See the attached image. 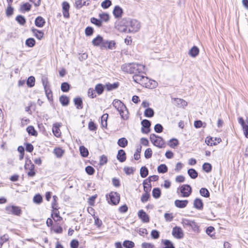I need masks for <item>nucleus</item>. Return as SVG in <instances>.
Instances as JSON below:
<instances>
[{
  "mask_svg": "<svg viewBox=\"0 0 248 248\" xmlns=\"http://www.w3.org/2000/svg\"><path fill=\"white\" fill-rule=\"evenodd\" d=\"M121 69L125 73L133 74L143 73L145 70V66L137 63H127L121 66Z\"/></svg>",
  "mask_w": 248,
  "mask_h": 248,
  "instance_id": "f257e3e1",
  "label": "nucleus"
},
{
  "mask_svg": "<svg viewBox=\"0 0 248 248\" xmlns=\"http://www.w3.org/2000/svg\"><path fill=\"white\" fill-rule=\"evenodd\" d=\"M113 106L119 111L121 117L124 120L128 118V111L124 104L119 100L115 99L113 101Z\"/></svg>",
  "mask_w": 248,
  "mask_h": 248,
  "instance_id": "f03ea898",
  "label": "nucleus"
},
{
  "mask_svg": "<svg viewBox=\"0 0 248 248\" xmlns=\"http://www.w3.org/2000/svg\"><path fill=\"white\" fill-rule=\"evenodd\" d=\"M181 223L185 228H189L194 232H199V226L194 220L183 218L182 219Z\"/></svg>",
  "mask_w": 248,
  "mask_h": 248,
  "instance_id": "7ed1b4c3",
  "label": "nucleus"
},
{
  "mask_svg": "<svg viewBox=\"0 0 248 248\" xmlns=\"http://www.w3.org/2000/svg\"><path fill=\"white\" fill-rule=\"evenodd\" d=\"M150 139L151 141L155 146L160 148L165 147V141L161 137L155 134H152L150 135Z\"/></svg>",
  "mask_w": 248,
  "mask_h": 248,
  "instance_id": "20e7f679",
  "label": "nucleus"
},
{
  "mask_svg": "<svg viewBox=\"0 0 248 248\" xmlns=\"http://www.w3.org/2000/svg\"><path fill=\"white\" fill-rule=\"evenodd\" d=\"M6 213L20 217L22 214V210L20 207L16 205H7L5 208Z\"/></svg>",
  "mask_w": 248,
  "mask_h": 248,
  "instance_id": "39448f33",
  "label": "nucleus"
},
{
  "mask_svg": "<svg viewBox=\"0 0 248 248\" xmlns=\"http://www.w3.org/2000/svg\"><path fill=\"white\" fill-rule=\"evenodd\" d=\"M126 27L128 28L129 32H136L140 30V25L138 20L136 19H131L127 21V25Z\"/></svg>",
  "mask_w": 248,
  "mask_h": 248,
  "instance_id": "423d86ee",
  "label": "nucleus"
},
{
  "mask_svg": "<svg viewBox=\"0 0 248 248\" xmlns=\"http://www.w3.org/2000/svg\"><path fill=\"white\" fill-rule=\"evenodd\" d=\"M140 85L146 88H155L156 86L157 83L154 80H150L144 76L143 79H142V83H140Z\"/></svg>",
  "mask_w": 248,
  "mask_h": 248,
  "instance_id": "0eeeda50",
  "label": "nucleus"
},
{
  "mask_svg": "<svg viewBox=\"0 0 248 248\" xmlns=\"http://www.w3.org/2000/svg\"><path fill=\"white\" fill-rule=\"evenodd\" d=\"M109 201L108 203L113 205H117L120 202V195L117 192H111L109 194Z\"/></svg>",
  "mask_w": 248,
  "mask_h": 248,
  "instance_id": "6e6552de",
  "label": "nucleus"
},
{
  "mask_svg": "<svg viewBox=\"0 0 248 248\" xmlns=\"http://www.w3.org/2000/svg\"><path fill=\"white\" fill-rule=\"evenodd\" d=\"M180 191L183 197H187L191 193L192 188L189 185H183L180 187Z\"/></svg>",
  "mask_w": 248,
  "mask_h": 248,
  "instance_id": "1a4fd4ad",
  "label": "nucleus"
},
{
  "mask_svg": "<svg viewBox=\"0 0 248 248\" xmlns=\"http://www.w3.org/2000/svg\"><path fill=\"white\" fill-rule=\"evenodd\" d=\"M142 125L141 132L144 134H148L150 132L151 122L147 119L143 120L141 122Z\"/></svg>",
  "mask_w": 248,
  "mask_h": 248,
  "instance_id": "9d476101",
  "label": "nucleus"
},
{
  "mask_svg": "<svg viewBox=\"0 0 248 248\" xmlns=\"http://www.w3.org/2000/svg\"><path fill=\"white\" fill-rule=\"evenodd\" d=\"M172 235L177 239H181L184 237V233L180 227H174L172 231Z\"/></svg>",
  "mask_w": 248,
  "mask_h": 248,
  "instance_id": "9b49d317",
  "label": "nucleus"
},
{
  "mask_svg": "<svg viewBox=\"0 0 248 248\" xmlns=\"http://www.w3.org/2000/svg\"><path fill=\"white\" fill-rule=\"evenodd\" d=\"M70 8L69 4L66 1H63L62 3V14L64 18L69 17V10Z\"/></svg>",
  "mask_w": 248,
  "mask_h": 248,
  "instance_id": "f8f14e48",
  "label": "nucleus"
},
{
  "mask_svg": "<svg viewBox=\"0 0 248 248\" xmlns=\"http://www.w3.org/2000/svg\"><path fill=\"white\" fill-rule=\"evenodd\" d=\"M138 217L143 223H147L150 221L149 216L143 210H140L138 213Z\"/></svg>",
  "mask_w": 248,
  "mask_h": 248,
  "instance_id": "ddd939ff",
  "label": "nucleus"
},
{
  "mask_svg": "<svg viewBox=\"0 0 248 248\" xmlns=\"http://www.w3.org/2000/svg\"><path fill=\"white\" fill-rule=\"evenodd\" d=\"M238 122L241 125L244 135L246 138H248V124H246L242 117L238 118Z\"/></svg>",
  "mask_w": 248,
  "mask_h": 248,
  "instance_id": "4468645a",
  "label": "nucleus"
},
{
  "mask_svg": "<svg viewBox=\"0 0 248 248\" xmlns=\"http://www.w3.org/2000/svg\"><path fill=\"white\" fill-rule=\"evenodd\" d=\"M172 103L178 107H185L187 105L186 101L180 98H174Z\"/></svg>",
  "mask_w": 248,
  "mask_h": 248,
  "instance_id": "2eb2a0df",
  "label": "nucleus"
},
{
  "mask_svg": "<svg viewBox=\"0 0 248 248\" xmlns=\"http://www.w3.org/2000/svg\"><path fill=\"white\" fill-rule=\"evenodd\" d=\"M104 40L103 37L100 35H98L97 37L94 38L92 40V44L94 46H99L101 45V47H103V43L104 42Z\"/></svg>",
  "mask_w": 248,
  "mask_h": 248,
  "instance_id": "dca6fc26",
  "label": "nucleus"
},
{
  "mask_svg": "<svg viewBox=\"0 0 248 248\" xmlns=\"http://www.w3.org/2000/svg\"><path fill=\"white\" fill-rule=\"evenodd\" d=\"M193 207L199 210H202L203 208L202 201L200 198H196L193 202Z\"/></svg>",
  "mask_w": 248,
  "mask_h": 248,
  "instance_id": "f3484780",
  "label": "nucleus"
},
{
  "mask_svg": "<svg viewBox=\"0 0 248 248\" xmlns=\"http://www.w3.org/2000/svg\"><path fill=\"white\" fill-rule=\"evenodd\" d=\"M188 202L187 200H176L174 202L175 205L180 208H183L186 206Z\"/></svg>",
  "mask_w": 248,
  "mask_h": 248,
  "instance_id": "a211bd4d",
  "label": "nucleus"
},
{
  "mask_svg": "<svg viewBox=\"0 0 248 248\" xmlns=\"http://www.w3.org/2000/svg\"><path fill=\"white\" fill-rule=\"evenodd\" d=\"M117 158L121 162H123L126 160V154L124 150L120 149L118 151Z\"/></svg>",
  "mask_w": 248,
  "mask_h": 248,
  "instance_id": "6ab92c4d",
  "label": "nucleus"
},
{
  "mask_svg": "<svg viewBox=\"0 0 248 248\" xmlns=\"http://www.w3.org/2000/svg\"><path fill=\"white\" fill-rule=\"evenodd\" d=\"M199 53V49L197 46H193L188 51V55L193 58L196 57Z\"/></svg>",
  "mask_w": 248,
  "mask_h": 248,
  "instance_id": "aec40b11",
  "label": "nucleus"
},
{
  "mask_svg": "<svg viewBox=\"0 0 248 248\" xmlns=\"http://www.w3.org/2000/svg\"><path fill=\"white\" fill-rule=\"evenodd\" d=\"M60 126V124L59 123H55L53 124L52 127V132L54 135L57 137H60L61 135V132L59 128Z\"/></svg>",
  "mask_w": 248,
  "mask_h": 248,
  "instance_id": "412c9836",
  "label": "nucleus"
},
{
  "mask_svg": "<svg viewBox=\"0 0 248 248\" xmlns=\"http://www.w3.org/2000/svg\"><path fill=\"white\" fill-rule=\"evenodd\" d=\"M123 13V9L119 6H116L113 10V14L116 18L121 17Z\"/></svg>",
  "mask_w": 248,
  "mask_h": 248,
  "instance_id": "4be33fe9",
  "label": "nucleus"
},
{
  "mask_svg": "<svg viewBox=\"0 0 248 248\" xmlns=\"http://www.w3.org/2000/svg\"><path fill=\"white\" fill-rule=\"evenodd\" d=\"M31 31L34 35L38 39L41 40L44 36V32L37 29L32 28L31 29Z\"/></svg>",
  "mask_w": 248,
  "mask_h": 248,
  "instance_id": "5701e85b",
  "label": "nucleus"
},
{
  "mask_svg": "<svg viewBox=\"0 0 248 248\" xmlns=\"http://www.w3.org/2000/svg\"><path fill=\"white\" fill-rule=\"evenodd\" d=\"M142 74V73H136L133 76V79L135 82L140 84L142 83V79H143L144 77Z\"/></svg>",
  "mask_w": 248,
  "mask_h": 248,
  "instance_id": "b1692460",
  "label": "nucleus"
},
{
  "mask_svg": "<svg viewBox=\"0 0 248 248\" xmlns=\"http://www.w3.org/2000/svg\"><path fill=\"white\" fill-rule=\"evenodd\" d=\"M115 43L114 41H107L104 40L103 43V47L108 48L110 49H112L115 47Z\"/></svg>",
  "mask_w": 248,
  "mask_h": 248,
  "instance_id": "393cba45",
  "label": "nucleus"
},
{
  "mask_svg": "<svg viewBox=\"0 0 248 248\" xmlns=\"http://www.w3.org/2000/svg\"><path fill=\"white\" fill-rule=\"evenodd\" d=\"M89 4V3H87V1L85 0H77L76 1L75 3V6L76 9H80L84 5H88Z\"/></svg>",
  "mask_w": 248,
  "mask_h": 248,
  "instance_id": "a878e982",
  "label": "nucleus"
},
{
  "mask_svg": "<svg viewBox=\"0 0 248 248\" xmlns=\"http://www.w3.org/2000/svg\"><path fill=\"white\" fill-rule=\"evenodd\" d=\"M45 24V19L41 16H38L35 20V25L39 28L43 27Z\"/></svg>",
  "mask_w": 248,
  "mask_h": 248,
  "instance_id": "bb28decb",
  "label": "nucleus"
},
{
  "mask_svg": "<svg viewBox=\"0 0 248 248\" xmlns=\"http://www.w3.org/2000/svg\"><path fill=\"white\" fill-rule=\"evenodd\" d=\"M143 189L144 192L149 193L151 189V184L150 183V180H144L143 182Z\"/></svg>",
  "mask_w": 248,
  "mask_h": 248,
  "instance_id": "cd10ccee",
  "label": "nucleus"
},
{
  "mask_svg": "<svg viewBox=\"0 0 248 248\" xmlns=\"http://www.w3.org/2000/svg\"><path fill=\"white\" fill-rule=\"evenodd\" d=\"M59 100L63 106H67L69 103V98L65 95H61L60 97Z\"/></svg>",
  "mask_w": 248,
  "mask_h": 248,
  "instance_id": "c85d7f7f",
  "label": "nucleus"
},
{
  "mask_svg": "<svg viewBox=\"0 0 248 248\" xmlns=\"http://www.w3.org/2000/svg\"><path fill=\"white\" fill-rule=\"evenodd\" d=\"M74 102L75 106H76L77 108L82 109L83 108L82 100L81 98L79 97L75 98L74 99Z\"/></svg>",
  "mask_w": 248,
  "mask_h": 248,
  "instance_id": "c756f323",
  "label": "nucleus"
},
{
  "mask_svg": "<svg viewBox=\"0 0 248 248\" xmlns=\"http://www.w3.org/2000/svg\"><path fill=\"white\" fill-rule=\"evenodd\" d=\"M144 115L146 117L151 118L155 115L154 110L151 108H148L144 110Z\"/></svg>",
  "mask_w": 248,
  "mask_h": 248,
  "instance_id": "7c9ffc66",
  "label": "nucleus"
},
{
  "mask_svg": "<svg viewBox=\"0 0 248 248\" xmlns=\"http://www.w3.org/2000/svg\"><path fill=\"white\" fill-rule=\"evenodd\" d=\"M46 96L50 102L53 101V94L50 87L44 89Z\"/></svg>",
  "mask_w": 248,
  "mask_h": 248,
  "instance_id": "2f4dec72",
  "label": "nucleus"
},
{
  "mask_svg": "<svg viewBox=\"0 0 248 248\" xmlns=\"http://www.w3.org/2000/svg\"><path fill=\"white\" fill-rule=\"evenodd\" d=\"M187 173L190 177L193 179L196 178L198 175L197 171L192 168L188 170Z\"/></svg>",
  "mask_w": 248,
  "mask_h": 248,
  "instance_id": "473e14b6",
  "label": "nucleus"
},
{
  "mask_svg": "<svg viewBox=\"0 0 248 248\" xmlns=\"http://www.w3.org/2000/svg\"><path fill=\"white\" fill-rule=\"evenodd\" d=\"M31 5L28 3L26 2L24 3L20 6V10L21 12L24 13L25 12H28L31 10Z\"/></svg>",
  "mask_w": 248,
  "mask_h": 248,
  "instance_id": "72a5a7b5",
  "label": "nucleus"
},
{
  "mask_svg": "<svg viewBox=\"0 0 248 248\" xmlns=\"http://www.w3.org/2000/svg\"><path fill=\"white\" fill-rule=\"evenodd\" d=\"M118 145L122 148L125 147L128 144V141L125 138H121L118 140Z\"/></svg>",
  "mask_w": 248,
  "mask_h": 248,
  "instance_id": "f704fd0d",
  "label": "nucleus"
},
{
  "mask_svg": "<svg viewBox=\"0 0 248 248\" xmlns=\"http://www.w3.org/2000/svg\"><path fill=\"white\" fill-rule=\"evenodd\" d=\"M79 151L81 155L84 157H86L89 155V151L88 149L84 146H80L79 147Z\"/></svg>",
  "mask_w": 248,
  "mask_h": 248,
  "instance_id": "c9c22d12",
  "label": "nucleus"
},
{
  "mask_svg": "<svg viewBox=\"0 0 248 248\" xmlns=\"http://www.w3.org/2000/svg\"><path fill=\"white\" fill-rule=\"evenodd\" d=\"M26 130L28 134L31 136H37V132L33 126H29L27 127Z\"/></svg>",
  "mask_w": 248,
  "mask_h": 248,
  "instance_id": "e433bc0d",
  "label": "nucleus"
},
{
  "mask_svg": "<svg viewBox=\"0 0 248 248\" xmlns=\"http://www.w3.org/2000/svg\"><path fill=\"white\" fill-rule=\"evenodd\" d=\"M105 89V86L102 84H98L95 86V91L99 94L103 93Z\"/></svg>",
  "mask_w": 248,
  "mask_h": 248,
  "instance_id": "4c0bfd02",
  "label": "nucleus"
},
{
  "mask_svg": "<svg viewBox=\"0 0 248 248\" xmlns=\"http://www.w3.org/2000/svg\"><path fill=\"white\" fill-rule=\"evenodd\" d=\"M64 152V150L61 148H56L54 150V153L58 158L61 157Z\"/></svg>",
  "mask_w": 248,
  "mask_h": 248,
  "instance_id": "58836bf2",
  "label": "nucleus"
},
{
  "mask_svg": "<svg viewBox=\"0 0 248 248\" xmlns=\"http://www.w3.org/2000/svg\"><path fill=\"white\" fill-rule=\"evenodd\" d=\"M119 86V83L118 82H115L113 84L108 83L106 84V87L107 90L108 91H111L113 89H117Z\"/></svg>",
  "mask_w": 248,
  "mask_h": 248,
  "instance_id": "ea45409f",
  "label": "nucleus"
},
{
  "mask_svg": "<svg viewBox=\"0 0 248 248\" xmlns=\"http://www.w3.org/2000/svg\"><path fill=\"white\" fill-rule=\"evenodd\" d=\"M179 144V141L177 139L173 138L170 140L168 145L170 147L172 148H174Z\"/></svg>",
  "mask_w": 248,
  "mask_h": 248,
  "instance_id": "a19ab883",
  "label": "nucleus"
},
{
  "mask_svg": "<svg viewBox=\"0 0 248 248\" xmlns=\"http://www.w3.org/2000/svg\"><path fill=\"white\" fill-rule=\"evenodd\" d=\"M35 79L33 76H30L27 80V85L29 87H32L34 86Z\"/></svg>",
  "mask_w": 248,
  "mask_h": 248,
  "instance_id": "79ce46f5",
  "label": "nucleus"
},
{
  "mask_svg": "<svg viewBox=\"0 0 248 248\" xmlns=\"http://www.w3.org/2000/svg\"><path fill=\"white\" fill-rule=\"evenodd\" d=\"M148 170L145 166L141 167L140 170V174L142 178H145L148 175Z\"/></svg>",
  "mask_w": 248,
  "mask_h": 248,
  "instance_id": "37998d69",
  "label": "nucleus"
},
{
  "mask_svg": "<svg viewBox=\"0 0 248 248\" xmlns=\"http://www.w3.org/2000/svg\"><path fill=\"white\" fill-rule=\"evenodd\" d=\"M25 44L27 46L32 47L35 45V40L33 38H29L26 40Z\"/></svg>",
  "mask_w": 248,
  "mask_h": 248,
  "instance_id": "c03bdc74",
  "label": "nucleus"
},
{
  "mask_svg": "<svg viewBox=\"0 0 248 248\" xmlns=\"http://www.w3.org/2000/svg\"><path fill=\"white\" fill-rule=\"evenodd\" d=\"M153 196L155 199H158L160 197L161 190L159 188H154L152 191Z\"/></svg>",
  "mask_w": 248,
  "mask_h": 248,
  "instance_id": "a18cd8bd",
  "label": "nucleus"
},
{
  "mask_svg": "<svg viewBox=\"0 0 248 248\" xmlns=\"http://www.w3.org/2000/svg\"><path fill=\"white\" fill-rule=\"evenodd\" d=\"M16 20L20 25H24L26 22V18L21 15L17 16L16 18Z\"/></svg>",
  "mask_w": 248,
  "mask_h": 248,
  "instance_id": "49530a36",
  "label": "nucleus"
},
{
  "mask_svg": "<svg viewBox=\"0 0 248 248\" xmlns=\"http://www.w3.org/2000/svg\"><path fill=\"white\" fill-rule=\"evenodd\" d=\"M91 22L92 23L98 27H100L102 26V20L97 19L95 17H92L91 18Z\"/></svg>",
  "mask_w": 248,
  "mask_h": 248,
  "instance_id": "de8ad7c7",
  "label": "nucleus"
},
{
  "mask_svg": "<svg viewBox=\"0 0 248 248\" xmlns=\"http://www.w3.org/2000/svg\"><path fill=\"white\" fill-rule=\"evenodd\" d=\"M123 245L125 248H133L135 246L134 243L129 240L124 241Z\"/></svg>",
  "mask_w": 248,
  "mask_h": 248,
  "instance_id": "09e8293b",
  "label": "nucleus"
},
{
  "mask_svg": "<svg viewBox=\"0 0 248 248\" xmlns=\"http://www.w3.org/2000/svg\"><path fill=\"white\" fill-rule=\"evenodd\" d=\"M70 88V85L67 82H63L61 84V89L63 92H67Z\"/></svg>",
  "mask_w": 248,
  "mask_h": 248,
  "instance_id": "8fccbe9b",
  "label": "nucleus"
},
{
  "mask_svg": "<svg viewBox=\"0 0 248 248\" xmlns=\"http://www.w3.org/2000/svg\"><path fill=\"white\" fill-rule=\"evenodd\" d=\"M200 193L202 196L208 198L210 196V193L206 188H202L200 190Z\"/></svg>",
  "mask_w": 248,
  "mask_h": 248,
  "instance_id": "3c124183",
  "label": "nucleus"
},
{
  "mask_svg": "<svg viewBox=\"0 0 248 248\" xmlns=\"http://www.w3.org/2000/svg\"><path fill=\"white\" fill-rule=\"evenodd\" d=\"M157 171L159 173H164L168 171V168L165 164H161L157 167Z\"/></svg>",
  "mask_w": 248,
  "mask_h": 248,
  "instance_id": "603ef678",
  "label": "nucleus"
},
{
  "mask_svg": "<svg viewBox=\"0 0 248 248\" xmlns=\"http://www.w3.org/2000/svg\"><path fill=\"white\" fill-rule=\"evenodd\" d=\"M163 243L165 246L163 248H175L173 243L169 240H163Z\"/></svg>",
  "mask_w": 248,
  "mask_h": 248,
  "instance_id": "864d4df0",
  "label": "nucleus"
},
{
  "mask_svg": "<svg viewBox=\"0 0 248 248\" xmlns=\"http://www.w3.org/2000/svg\"><path fill=\"white\" fill-rule=\"evenodd\" d=\"M25 169L29 170H32L34 169V165L33 163H32L31 160H29L27 161L25 165Z\"/></svg>",
  "mask_w": 248,
  "mask_h": 248,
  "instance_id": "5fc2aeb1",
  "label": "nucleus"
},
{
  "mask_svg": "<svg viewBox=\"0 0 248 248\" xmlns=\"http://www.w3.org/2000/svg\"><path fill=\"white\" fill-rule=\"evenodd\" d=\"M43 198L41 195L39 194H36L33 199V201L36 204H40L42 202Z\"/></svg>",
  "mask_w": 248,
  "mask_h": 248,
  "instance_id": "6e6d98bb",
  "label": "nucleus"
},
{
  "mask_svg": "<svg viewBox=\"0 0 248 248\" xmlns=\"http://www.w3.org/2000/svg\"><path fill=\"white\" fill-rule=\"evenodd\" d=\"M94 32V29L90 26L87 27L85 29V34L87 36H90L93 35Z\"/></svg>",
  "mask_w": 248,
  "mask_h": 248,
  "instance_id": "4d7b16f0",
  "label": "nucleus"
},
{
  "mask_svg": "<svg viewBox=\"0 0 248 248\" xmlns=\"http://www.w3.org/2000/svg\"><path fill=\"white\" fill-rule=\"evenodd\" d=\"M202 169L206 172H209L212 170V166L209 163H204L202 165Z\"/></svg>",
  "mask_w": 248,
  "mask_h": 248,
  "instance_id": "13d9d810",
  "label": "nucleus"
},
{
  "mask_svg": "<svg viewBox=\"0 0 248 248\" xmlns=\"http://www.w3.org/2000/svg\"><path fill=\"white\" fill-rule=\"evenodd\" d=\"M112 4L110 0H105L101 3V6L104 9H107Z\"/></svg>",
  "mask_w": 248,
  "mask_h": 248,
  "instance_id": "bf43d9fd",
  "label": "nucleus"
},
{
  "mask_svg": "<svg viewBox=\"0 0 248 248\" xmlns=\"http://www.w3.org/2000/svg\"><path fill=\"white\" fill-rule=\"evenodd\" d=\"M150 195L149 193L146 192L142 194L141 197V201L143 203H145L146 202H147L149 198H150Z\"/></svg>",
  "mask_w": 248,
  "mask_h": 248,
  "instance_id": "052dcab7",
  "label": "nucleus"
},
{
  "mask_svg": "<svg viewBox=\"0 0 248 248\" xmlns=\"http://www.w3.org/2000/svg\"><path fill=\"white\" fill-rule=\"evenodd\" d=\"M85 171L88 174L91 175L94 173L95 170L93 167L88 166L85 168Z\"/></svg>",
  "mask_w": 248,
  "mask_h": 248,
  "instance_id": "680f3d73",
  "label": "nucleus"
},
{
  "mask_svg": "<svg viewBox=\"0 0 248 248\" xmlns=\"http://www.w3.org/2000/svg\"><path fill=\"white\" fill-rule=\"evenodd\" d=\"M99 17H100V20H102V21H104L105 22H108L109 19L108 14L105 13L99 14Z\"/></svg>",
  "mask_w": 248,
  "mask_h": 248,
  "instance_id": "e2e57ef3",
  "label": "nucleus"
},
{
  "mask_svg": "<svg viewBox=\"0 0 248 248\" xmlns=\"http://www.w3.org/2000/svg\"><path fill=\"white\" fill-rule=\"evenodd\" d=\"M154 129L156 132L160 133L163 131V127L161 124H157L155 125Z\"/></svg>",
  "mask_w": 248,
  "mask_h": 248,
  "instance_id": "0e129e2a",
  "label": "nucleus"
},
{
  "mask_svg": "<svg viewBox=\"0 0 248 248\" xmlns=\"http://www.w3.org/2000/svg\"><path fill=\"white\" fill-rule=\"evenodd\" d=\"M152 151L151 148H147L144 152V156L146 158L148 159L152 157Z\"/></svg>",
  "mask_w": 248,
  "mask_h": 248,
  "instance_id": "69168bd1",
  "label": "nucleus"
},
{
  "mask_svg": "<svg viewBox=\"0 0 248 248\" xmlns=\"http://www.w3.org/2000/svg\"><path fill=\"white\" fill-rule=\"evenodd\" d=\"M152 238L156 239L159 237V232L155 230H152L151 233Z\"/></svg>",
  "mask_w": 248,
  "mask_h": 248,
  "instance_id": "338daca9",
  "label": "nucleus"
},
{
  "mask_svg": "<svg viewBox=\"0 0 248 248\" xmlns=\"http://www.w3.org/2000/svg\"><path fill=\"white\" fill-rule=\"evenodd\" d=\"M79 245V242L77 240L73 239L70 242V247L71 248H78Z\"/></svg>",
  "mask_w": 248,
  "mask_h": 248,
  "instance_id": "774afa93",
  "label": "nucleus"
}]
</instances>
